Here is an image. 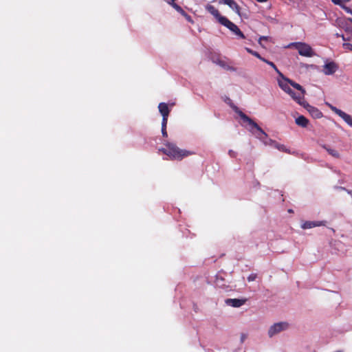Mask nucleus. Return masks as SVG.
Here are the masks:
<instances>
[{
    "instance_id": "obj_2",
    "label": "nucleus",
    "mask_w": 352,
    "mask_h": 352,
    "mask_svg": "<svg viewBox=\"0 0 352 352\" xmlns=\"http://www.w3.org/2000/svg\"><path fill=\"white\" fill-rule=\"evenodd\" d=\"M165 146V148H161L160 151L168 155L171 160H182L186 157L195 154L191 151L179 148L173 143L168 142Z\"/></svg>"
},
{
    "instance_id": "obj_20",
    "label": "nucleus",
    "mask_w": 352,
    "mask_h": 352,
    "mask_svg": "<svg viewBox=\"0 0 352 352\" xmlns=\"http://www.w3.org/2000/svg\"><path fill=\"white\" fill-rule=\"evenodd\" d=\"M218 64L219 66H221V67L224 68L226 70H228V71H233V72H235L236 71V68L232 67V66H230L228 65L225 61L223 60H219L218 62Z\"/></svg>"
},
{
    "instance_id": "obj_12",
    "label": "nucleus",
    "mask_w": 352,
    "mask_h": 352,
    "mask_svg": "<svg viewBox=\"0 0 352 352\" xmlns=\"http://www.w3.org/2000/svg\"><path fill=\"white\" fill-rule=\"evenodd\" d=\"M221 1L228 5L231 9H232L236 13L240 15L241 8L234 0H221Z\"/></svg>"
},
{
    "instance_id": "obj_8",
    "label": "nucleus",
    "mask_w": 352,
    "mask_h": 352,
    "mask_svg": "<svg viewBox=\"0 0 352 352\" xmlns=\"http://www.w3.org/2000/svg\"><path fill=\"white\" fill-rule=\"evenodd\" d=\"M287 94L294 101H296L300 105L304 104L305 103L306 100H305V96H303V93H296L294 90L291 89Z\"/></svg>"
},
{
    "instance_id": "obj_22",
    "label": "nucleus",
    "mask_w": 352,
    "mask_h": 352,
    "mask_svg": "<svg viewBox=\"0 0 352 352\" xmlns=\"http://www.w3.org/2000/svg\"><path fill=\"white\" fill-rule=\"evenodd\" d=\"M245 50L250 54L253 55L254 56L258 58L261 60H263L264 58H263L257 52L252 50V49L249 47H245Z\"/></svg>"
},
{
    "instance_id": "obj_17",
    "label": "nucleus",
    "mask_w": 352,
    "mask_h": 352,
    "mask_svg": "<svg viewBox=\"0 0 352 352\" xmlns=\"http://www.w3.org/2000/svg\"><path fill=\"white\" fill-rule=\"evenodd\" d=\"M339 116L342 118L345 122H346L349 126L352 127V117L349 114H347L346 113L342 111Z\"/></svg>"
},
{
    "instance_id": "obj_7",
    "label": "nucleus",
    "mask_w": 352,
    "mask_h": 352,
    "mask_svg": "<svg viewBox=\"0 0 352 352\" xmlns=\"http://www.w3.org/2000/svg\"><path fill=\"white\" fill-rule=\"evenodd\" d=\"M206 10L213 15L218 22L221 24L223 22L221 19H226V16H221L219 11L214 6L210 4H208L206 7Z\"/></svg>"
},
{
    "instance_id": "obj_13",
    "label": "nucleus",
    "mask_w": 352,
    "mask_h": 352,
    "mask_svg": "<svg viewBox=\"0 0 352 352\" xmlns=\"http://www.w3.org/2000/svg\"><path fill=\"white\" fill-rule=\"evenodd\" d=\"M283 80H278V85L279 87L287 94L292 89V88L289 87V83L287 82V80H285L287 78L283 76Z\"/></svg>"
},
{
    "instance_id": "obj_16",
    "label": "nucleus",
    "mask_w": 352,
    "mask_h": 352,
    "mask_svg": "<svg viewBox=\"0 0 352 352\" xmlns=\"http://www.w3.org/2000/svg\"><path fill=\"white\" fill-rule=\"evenodd\" d=\"M322 147L324 149H325V150L328 152V153H329L330 155H331L332 157H335V158H337V159H338V158H340V155L339 152H338L337 150L333 149V148H330V147L327 146V145H325V144H322Z\"/></svg>"
},
{
    "instance_id": "obj_1",
    "label": "nucleus",
    "mask_w": 352,
    "mask_h": 352,
    "mask_svg": "<svg viewBox=\"0 0 352 352\" xmlns=\"http://www.w3.org/2000/svg\"><path fill=\"white\" fill-rule=\"evenodd\" d=\"M232 109L236 113L244 122H247L252 129H255L257 131L256 136L261 140L265 145L273 146L275 144V140L268 138L267 134L250 117L241 111L236 106H232Z\"/></svg>"
},
{
    "instance_id": "obj_32",
    "label": "nucleus",
    "mask_w": 352,
    "mask_h": 352,
    "mask_svg": "<svg viewBox=\"0 0 352 352\" xmlns=\"http://www.w3.org/2000/svg\"><path fill=\"white\" fill-rule=\"evenodd\" d=\"M348 21H350L352 23V19L351 18H349Z\"/></svg>"
},
{
    "instance_id": "obj_5",
    "label": "nucleus",
    "mask_w": 352,
    "mask_h": 352,
    "mask_svg": "<svg viewBox=\"0 0 352 352\" xmlns=\"http://www.w3.org/2000/svg\"><path fill=\"white\" fill-rule=\"evenodd\" d=\"M222 23L221 25L228 28L230 31H232L234 34L238 36L241 38H245V35L240 30L236 25L230 21L228 18L221 19Z\"/></svg>"
},
{
    "instance_id": "obj_27",
    "label": "nucleus",
    "mask_w": 352,
    "mask_h": 352,
    "mask_svg": "<svg viewBox=\"0 0 352 352\" xmlns=\"http://www.w3.org/2000/svg\"><path fill=\"white\" fill-rule=\"evenodd\" d=\"M256 278V274H251L248 277V280L249 282L254 281Z\"/></svg>"
},
{
    "instance_id": "obj_33",
    "label": "nucleus",
    "mask_w": 352,
    "mask_h": 352,
    "mask_svg": "<svg viewBox=\"0 0 352 352\" xmlns=\"http://www.w3.org/2000/svg\"><path fill=\"white\" fill-rule=\"evenodd\" d=\"M342 38L344 41H346V38H344V35H342Z\"/></svg>"
},
{
    "instance_id": "obj_18",
    "label": "nucleus",
    "mask_w": 352,
    "mask_h": 352,
    "mask_svg": "<svg viewBox=\"0 0 352 352\" xmlns=\"http://www.w3.org/2000/svg\"><path fill=\"white\" fill-rule=\"evenodd\" d=\"M321 224L318 222H315V221H306L305 222L302 226V228L303 229H310V228H314L316 226H320Z\"/></svg>"
},
{
    "instance_id": "obj_23",
    "label": "nucleus",
    "mask_w": 352,
    "mask_h": 352,
    "mask_svg": "<svg viewBox=\"0 0 352 352\" xmlns=\"http://www.w3.org/2000/svg\"><path fill=\"white\" fill-rule=\"evenodd\" d=\"M168 121H162V133L163 137L167 138L168 134L166 131V126H167Z\"/></svg>"
},
{
    "instance_id": "obj_9",
    "label": "nucleus",
    "mask_w": 352,
    "mask_h": 352,
    "mask_svg": "<svg viewBox=\"0 0 352 352\" xmlns=\"http://www.w3.org/2000/svg\"><path fill=\"white\" fill-rule=\"evenodd\" d=\"M159 111L162 116V121H168V118L170 113V109L168 104L165 102H160L158 105Z\"/></svg>"
},
{
    "instance_id": "obj_34",
    "label": "nucleus",
    "mask_w": 352,
    "mask_h": 352,
    "mask_svg": "<svg viewBox=\"0 0 352 352\" xmlns=\"http://www.w3.org/2000/svg\"><path fill=\"white\" fill-rule=\"evenodd\" d=\"M288 212H293V210H292V209H289V210H288Z\"/></svg>"
},
{
    "instance_id": "obj_25",
    "label": "nucleus",
    "mask_w": 352,
    "mask_h": 352,
    "mask_svg": "<svg viewBox=\"0 0 352 352\" xmlns=\"http://www.w3.org/2000/svg\"><path fill=\"white\" fill-rule=\"evenodd\" d=\"M342 47H343L344 49H345L346 50L352 51V44L351 43H344L343 45H342Z\"/></svg>"
},
{
    "instance_id": "obj_15",
    "label": "nucleus",
    "mask_w": 352,
    "mask_h": 352,
    "mask_svg": "<svg viewBox=\"0 0 352 352\" xmlns=\"http://www.w3.org/2000/svg\"><path fill=\"white\" fill-rule=\"evenodd\" d=\"M296 124L301 127H307L309 124V120L304 116H300L296 118Z\"/></svg>"
},
{
    "instance_id": "obj_28",
    "label": "nucleus",
    "mask_w": 352,
    "mask_h": 352,
    "mask_svg": "<svg viewBox=\"0 0 352 352\" xmlns=\"http://www.w3.org/2000/svg\"><path fill=\"white\" fill-rule=\"evenodd\" d=\"M342 8L346 12L352 14V10L350 8L347 6H342Z\"/></svg>"
},
{
    "instance_id": "obj_6",
    "label": "nucleus",
    "mask_w": 352,
    "mask_h": 352,
    "mask_svg": "<svg viewBox=\"0 0 352 352\" xmlns=\"http://www.w3.org/2000/svg\"><path fill=\"white\" fill-rule=\"evenodd\" d=\"M301 106L305 107L314 118H320L323 116L322 113L318 108L309 105L306 101Z\"/></svg>"
},
{
    "instance_id": "obj_35",
    "label": "nucleus",
    "mask_w": 352,
    "mask_h": 352,
    "mask_svg": "<svg viewBox=\"0 0 352 352\" xmlns=\"http://www.w3.org/2000/svg\"><path fill=\"white\" fill-rule=\"evenodd\" d=\"M230 153H231V155H233V153H232V151H230Z\"/></svg>"
},
{
    "instance_id": "obj_30",
    "label": "nucleus",
    "mask_w": 352,
    "mask_h": 352,
    "mask_svg": "<svg viewBox=\"0 0 352 352\" xmlns=\"http://www.w3.org/2000/svg\"><path fill=\"white\" fill-rule=\"evenodd\" d=\"M175 1H176V0H170V1H168V3L173 5V3H175L174 2H175Z\"/></svg>"
},
{
    "instance_id": "obj_21",
    "label": "nucleus",
    "mask_w": 352,
    "mask_h": 352,
    "mask_svg": "<svg viewBox=\"0 0 352 352\" xmlns=\"http://www.w3.org/2000/svg\"><path fill=\"white\" fill-rule=\"evenodd\" d=\"M262 61L271 66L276 72V73L278 74L280 76L283 77V74L279 71V69L277 68V67L273 62L270 61L265 58H263Z\"/></svg>"
},
{
    "instance_id": "obj_26",
    "label": "nucleus",
    "mask_w": 352,
    "mask_h": 352,
    "mask_svg": "<svg viewBox=\"0 0 352 352\" xmlns=\"http://www.w3.org/2000/svg\"><path fill=\"white\" fill-rule=\"evenodd\" d=\"M173 7L178 12L182 13V14H184L185 12L183 10V9L179 6H178L177 4L176 3H173Z\"/></svg>"
},
{
    "instance_id": "obj_14",
    "label": "nucleus",
    "mask_w": 352,
    "mask_h": 352,
    "mask_svg": "<svg viewBox=\"0 0 352 352\" xmlns=\"http://www.w3.org/2000/svg\"><path fill=\"white\" fill-rule=\"evenodd\" d=\"M285 80H287V82H289V85L292 87L297 89L300 94L303 93V96L306 94L305 89L300 84L293 81L292 80H290L289 78H285Z\"/></svg>"
},
{
    "instance_id": "obj_3",
    "label": "nucleus",
    "mask_w": 352,
    "mask_h": 352,
    "mask_svg": "<svg viewBox=\"0 0 352 352\" xmlns=\"http://www.w3.org/2000/svg\"><path fill=\"white\" fill-rule=\"evenodd\" d=\"M289 46L294 47L296 50H298V54L302 56L312 57L315 54L311 47L306 43H302V42L292 43L289 45Z\"/></svg>"
},
{
    "instance_id": "obj_36",
    "label": "nucleus",
    "mask_w": 352,
    "mask_h": 352,
    "mask_svg": "<svg viewBox=\"0 0 352 352\" xmlns=\"http://www.w3.org/2000/svg\"><path fill=\"white\" fill-rule=\"evenodd\" d=\"M230 153H231V155H233V153H232V151H230Z\"/></svg>"
},
{
    "instance_id": "obj_10",
    "label": "nucleus",
    "mask_w": 352,
    "mask_h": 352,
    "mask_svg": "<svg viewBox=\"0 0 352 352\" xmlns=\"http://www.w3.org/2000/svg\"><path fill=\"white\" fill-rule=\"evenodd\" d=\"M338 65L334 62L326 63L324 65L323 72L325 75L333 74L338 69Z\"/></svg>"
},
{
    "instance_id": "obj_24",
    "label": "nucleus",
    "mask_w": 352,
    "mask_h": 352,
    "mask_svg": "<svg viewBox=\"0 0 352 352\" xmlns=\"http://www.w3.org/2000/svg\"><path fill=\"white\" fill-rule=\"evenodd\" d=\"M326 104L330 108V109L332 111H333L336 114H337L338 116H340L341 114V113L343 111L329 103H326Z\"/></svg>"
},
{
    "instance_id": "obj_19",
    "label": "nucleus",
    "mask_w": 352,
    "mask_h": 352,
    "mask_svg": "<svg viewBox=\"0 0 352 352\" xmlns=\"http://www.w3.org/2000/svg\"><path fill=\"white\" fill-rule=\"evenodd\" d=\"M273 147L276 148L280 151L290 153L289 149L287 148V147L284 144H281L277 142L276 141L275 142V144L273 145Z\"/></svg>"
},
{
    "instance_id": "obj_4",
    "label": "nucleus",
    "mask_w": 352,
    "mask_h": 352,
    "mask_svg": "<svg viewBox=\"0 0 352 352\" xmlns=\"http://www.w3.org/2000/svg\"><path fill=\"white\" fill-rule=\"evenodd\" d=\"M289 327V324L287 322H280L274 324L272 326L270 327V328L268 330V336L272 338L274 335L287 330Z\"/></svg>"
},
{
    "instance_id": "obj_31",
    "label": "nucleus",
    "mask_w": 352,
    "mask_h": 352,
    "mask_svg": "<svg viewBox=\"0 0 352 352\" xmlns=\"http://www.w3.org/2000/svg\"><path fill=\"white\" fill-rule=\"evenodd\" d=\"M184 14H185V15H186V14H185V13H184ZM186 16H188V17H187V20L190 21V16H188L187 14H186Z\"/></svg>"
},
{
    "instance_id": "obj_29",
    "label": "nucleus",
    "mask_w": 352,
    "mask_h": 352,
    "mask_svg": "<svg viewBox=\"0 0 352 352\" xmlns=\"http://www.w3.org/2000/svg\"><path fill=\"white\" fill-rule=\"evenodd\" d=\"M261 40H267V37H266V36H261L260 38H259V42Z\"/></svg>"
},
{
    "instance_id": "obj_11",
    "label": "nucleus",
    "mask_w": 352,
    "mask_h": 352,
    "mask_svg": "<svg viewBox=\"0 0 352 352\" xmlns=\"http://www.w3.org/2000/svg\"><path fill=\"white\" fill-rule=\"evenodd\" d=\"M246 301V299L228 298L226 300V303L232 307H240L243 305Z\"/></svg>"
}]
</instances>
